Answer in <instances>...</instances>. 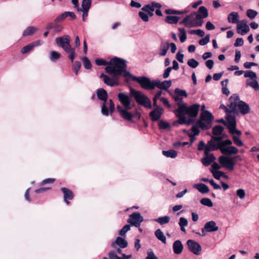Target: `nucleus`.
I'll use <instances>...</instances> for the list:
<instances>
[{"label":"nucleus","instance_id":"obj_1","mask_svg":"<svg viewBox=\"0 0 259 259\" xmlns=\"http://www.w3.org/2000/svg\"><path fill=\"white\" fill-rule=\"evenodd\" d=\"M126 62L122 59L115 57L109 62V65L105 67V71L114 77L122 76L128 81L130 72L126 70Z\"/></svg>","mask_w":259,"mask_h":259},{"label":"nucleus","instance_id":"obj_2","mask_svg":"<svg viewBox=\"0 0 259 259\" xmlns=\"http://www.w3.org/2000/svg\"><path fill=\"white\" fill-rule=\"evenodd\" d=\"M200 106L199 104H194L190 106H187L186 104L176 115L178 118V123L180 124L190 125L192 122L191 118L197 116Z\"/></svg>","mask_w":259,"mask_h":259},{"label":"nucleus","instance_id":"obj_3","mask_svg":"<svg viewBox=\"0 0 259 259\" xmlns=\"http://www.w3.org/2000/svg\"><path fill=\"white\" fill-rule=\"evenodd\" d=\"M226 125L229 130V132L232 135L233 143L237 147H241L244 145L243 142L240 139L242 133L236 129V121L235 116L231 113L226 114Z\"/></svg>","mask_w":259,"mask_h":259},{"label":"nucleus","instance_id":"obj_4","mask_svg":"<svg viewBox=\"0 0 259 259\" xmlns=\"http://www.w3.org/2000/svg\"><path fill=\"white\" fill-rule=\"evenodd\" d=\"M128 243L124 238L121 237H117L115 241L112 243L111 247L113 249L110 251L108 254L109 259H128L130 255H125L122 254L123 257H119L117 254H120L122 252V248H124L127 246Z\"/></svg>","mask_w":259,"mask_h":259},{"label":"nucleus","instance_id":"obj_5","mask_svg":"<svg viewBox=\"0 0 259 259\" xmlns=\"http://www.w3.org/2000/svg\"><path fill=\"white\" fill-rule=\"evenodd\" d=\"M231 102V111L233 113L245 115L250 112L249 105L243 101L240 100L239 97L236 94H233L229 99Z\"/></svg>","mask_w":259,"mask_h":259},{"label":"nucleus","instance_id":"obj_6","mask_svg":"<svg viewBox=\"0 0 259 259\" xmlns=\"http://www.w3.org/2000/svg\"><path fill=\"white\" fill-rule=\"evenodd\" d=\"M96 94L98 98L104 101L101 108L102 114L103 115L108 116L109 115V110L110 114L113 113L115 110L114 104L111 99H110L107 102L108 95L107 92L104 89L101 88L97 90Z\"/></svg>","mask_w":259,"mask_h":259},{"label":"nucleus","instance_id":"obj_7","mask_svg":"<svg viewBox=\"0 0 259 259\" xmlns=\"http://www.w3.org/2000/svg\"><path fill=\"white\" fill-rule=\"evenodd\" d=\"M118 99L122 106L117 105L116 109L120 115L124 119L130 121V96L123 93L117 95Z\"/></svg>","mask_w":259,"mask_h":259},{"label":"nucleus","instance_id":"obj_8","mask_svg":"<svg viewBox=\"0 0 259 259\" xmlns=\"http://www.w3.org/2000/svg\"><path fill=\"white\" fill-rule=\"evenodd\" d=\"M203 23V20L200 19L196 12L191 13L190 15L185 17L180 22L181 24H184L186 27L190 28L197 26H201Z\"/></svg>","mask_w":259,"mask_h":259},{"label":"nucleus","instance_id":"obj_9","mask_svg":"<svg viewBox=\"0 0 259 259\" xmlns=\"http://www.w3.org/2000/svg\"><path fill=\"white\" fill-rule=\"evenodd\" d=\"M131 79L139 83L141 88L146 90H153L155 88V80H151L145 76H136L131 74Z\"/></svg>","mask_w":259,"mask_h":259},{"label":"nucleus","instance_id":"obj_10","mask_svg":"<svg viewBox=\"0 0 259 259\" xmlns=\"http://www.w3.org/2000/svg\"><path fill=\"white\" fill-rule=\"evenodd\" d=\"M212 114L207 110L205 111L200 115V119L197 124L202 130H207L211 127L213 119Z\"/></svg>","mask_w":259,"mask_h":259},{"label":"nucleus","instance_id":"obj_11","mask_svg":"<svg viewBox=\"0 0 259 259\" xmlns=\"http://www.w3.org/2000/svg\"><path fill=\"white\" fill-rule=\"evenodd\" d=\"M134 97L138 104L146 108H151L150 100L143 93L131 88V97Z\"/></svg>","mask_w":259,"mask_h":259},{"label":"nucleus","instance_id":"obj_12","mask_svg":"<svg viewBox=\"0 0 259 259\" xmlns=\"http://www.w3.org/2000/svg\"><path fill=\"white\" fill-rule=\"evenodd\" d=\"M219 162L223 167L230 170L232 171L234 169L235 161L232 157L221 156L219 158Z\"/></svg>","mask_w":259,"mask_h":259},{"label":"nucleus","instance_id":"obj_13","mask_svg":"<svg viewBox=\"0 0 259 259\" xmlns=\"http://www.w3.org/2000/svg\"><path fill=\"white\" fill-rule=\"evenodd\" d=\"M143 221L144 218L139 212L136 211L131 213V227L139 228Z\"/></svg>","mask_w":259,"mask_h":259},{"label":"nucleus","instance_id":"obj_14","mask_svg":"<svg viewBox=\"0 0 259 259\" xmlns=\"http://www.w3.org/2000/svg\"><path fill=\"white\" fill-rule=\"evenodd\" d=\"M55 41L57 46L61 47L63 50L70 46V37L68 35H64L61 37H57Z\"/></svg>","mask_w":259,"mask_h":259},{"label":"nucleus","instance_id":"obj_15","mask_svg":"<svg viewBox=\"0 0 259 259\" xmlns=\"http://www.w3.org/2000/svg\"><path fill=\"white\" fill-rule=\"evenodd\" d=\"M118 77H114V76H113V77H110L104 74H102L100 75V78L103 79L104 82L107 85L111 87L117 86L119 84L118 79Z\"/></svg>","mask_w":259,"mask_h":259},{"label":"nucleus","instance_id":"obj_16","mask_svg":"<svg viewBox=\"0 0 259 259\" xmlns=\"http://www.w3.org/2000/svg\"><path fill=\"white\" fill-rule=\"evenodd\" d=\"M249 31V27L247 25V21L245 20H242L240 21L237 25V32L244 35L248 32Z\"/></svg>","mask_w":259,"mask_h":259},{"label":"nucleus","instance_id":"obj_17","mask_svg":"<svg viewBox=\"0 0 259 259\" xmlns=\"http://www.w3.org/2000/svg\"><path fill=\"white\" fill-rule=\"evenodd\" d=\"M189 250L196 255H199L201 250L200 245L193 240H188L187 242Z\"/></svg>","mask_w":259,"mask_h":259},{"label":"nucleus","instance_id":"obj_18","mask_svg":"<svg viewBox=\"0 0 259 259\" xmlns=\"http://www.w3.org/2000/svg\"><path fill=\"white\" fill-rule=\"evenodd\" d=\"M161 6L160 4L157 3H154L153 2L151 4H148L144 6L142 8V10L143 11L145 12L146 13H147L150 16L152 17L153 16V12L155 10V8H159L160 9L161 8Z\"/></svg>","mask_w":259,"mask_h":259},{"label":"nucleus","instance_id":"obj_19","mask_svg":"<svg viewBox=\"0 0 259 259\" xmlns=\"http://www.w3.org/2000/svg\"><path fill=\"white\" fill-rule=\"evenodd\" d=\"M163 113V109L162 108L157 107L150 112L149 116L153 121L158 120Z\"/></svg>","mask_w":259,"mask_h":259},{"label":"nucleus","instance_id":"obj_20","mask_svg":"<svg viewBox=\"0 0 259 259\" xmlns=\"http://www.w3.org/2000/svg\"><path fill=\"white\" fill-rule=\"evenodd\" d=\"M61 191L63 193V198L65 203L68 205L69 204V200H72L73 198V193L69 189L65 187L61 188Z\"/></svg>","mask_w":259,"mask_h":259},{"label":"nucleus","instance_id":"obj_21","mask_svg":"<svg viewBox=\"0 0 259 259\" xmlns=\"http://www.w3.org/2000/svg\"><path fill=\"white\" fill-rule=\"evenodd\" d=\"M172 97L174 100L177 102V105L178 106V108L174 110V113L176 115L186 104V103L183 101V98L179 96L178 95L177 96L174 94Z\"/></svg>","mask_w":259,"mask_h":259},{"label":"nucleus","instance_id":"obj_22","mask_svg":"<svg viewBox=\"0 0 259 259\" xmlns=\"http://www.w3.org/2000/svg\"><path fill=\"white\" fill-rule=\"evenodd\" d=\"M220 151L222 154L227 155L236 154L239 152L238 149L234 146H229L221 149Z\"/></svg>","mask_w":259,"mask_h":259},{"label":"nucleus","instance_id":"obj_23","mask_svg":"<svg viewBox=\"0 0 259 259\" xmlns=\"http://www.w3.org/2000/svg\"><path fill=\"white\" fill-rule=\"evenodd\" d=\"M155 88L158 89L166 90L171 85V81L170 80H164L161 82L159 80L156 79L155 80Z\"/></svg>","mask_w":259,"mask_h":259},{"label":"nucleus","instance_id":"obj_24","mask_svg":"<svg viewBox=\"0 0 259 259\" xmlns=\"http://www.w3.org/2000/svg\"><path fill=\"white\" fill-rule=\"evenodd\" d=\"M204 227V230L207 232H215L219 230V227L217 226L216 223L213 221L206 222Z\"/></svg>","mask_w":259,"mask_h":259},{"label":"nucleus","instance_id":"obj_25","mask_svg":"<svg viewBox=\"0 0 259 259\" xmlns=\"http://www.w3.org/2000/svg\"><path fill=\"white\" fill-rule=\"evenodd\" d=\"M239 16L237 12H232L228 15L227 20L230 23H238L239 22Z\"/></svg>","mask_w":259,"mask_h":259},{"label":"nucleus","instance_id":"obj_26","mask_svg":"<svg viewBox=\"0 0 259 259\" xmlns=\"http://www.w3.org/2000/svg\"><path fill=\"white\" fill-rule=\"evenodd\" d=\"M63 50L68 54V57L69 59L70 60L71 62H73V61L76 56L75 49L74 48H72L70 46L68 47H67Z\"/></svg>","mask_w":259,"mask_h":259},{"label":"nucleus","instance_id":"obj_27","mask_svg":"<svg viewBox=\"0 0 259 259\" xmlns=\"http://www.w3.org/2000/svg\"><path fill=\"white\" fill-rule=\"evenodd\" d=\"M172 247L174 253L177 254H179L183 251V245L181 241L178 240L174 242Z\"/></svg>","mask_w":259,"mask_h":259},{"label":"nucleus","instance_id":"obj_28","mask_svg":"<svg viewBox=\"0 0 259 259\" xmlns=\"http://www.w3.org/2000/svg\"><path fill=\"white\" fill-rule=\"evenodd\" d=\"M215 159L213 154L205 156L201 159V162L204 166H208L210 163H212Z\"/></svg>","mask_w":259,"mask_h":259},{"label":"nucleus","instance_id":"obj_29","mask_svg":"<svg viewBox=\"0 0 259 259\" xmlns=\"http://www.w3.org/2000/svg\"><path fill=\"white\" fill-rule=\"evenodd\" d=\"M193 187L202 194L207 193L209 190L208 187L203 183L196 184Z\"/></svg>","mask_w":259,"mask_h":259},{"label":"nucleus","instance_id":"obj_30","mask_svg":"<svg viewBox=\"0 0 259 259\" xmlns=\"http://www.w3.org/2000/svg\"><path fill=\"white\" fill-rule=\"evenodd\" d=\"M38 30V28L35 27L28 26L24 30L22 35L23 37L31 36L34 34Z\"/></svg>","mask_w":259,"mask_h":259},{"label":"nucleus","instance_id":"obj_31","mask_svg":"<svg viewBox=\"0 0 259 259\" xmlns=\"http://www.w3.org/2000/svg\"><path fill=\"white\" fill-rule=\"evenodd\" d=\"M169 48V43L168 42H162L159 47L160 52L159 53V55L160 56H165Z\"/></svg>","mask_w":259,"mask_h":259},{"label":"nucleus","instance_id":"obj_32","mask_svg":"<svg viewBox=\"0 0 259 259\" xmlns=\"http://www.w3.org/2000/svg\"><path fill=\"white\" fill-rule=\"evenodd\" d=\"M197 13L201 20L206 18L208 15L207 9L204 6L200 7Z\"/></svg>","mask_w":259,"mask_h":259},{"label":"nucleus","instance_id":"obj_33","mask_svg":"<svg viewBox=\"0 0 259 259\" xmlns=\"http://www.w3.org/2000/svg\"><path fill=\"white\" fill-rule=\"evenodd\" d=\"M92 5V0H82L81 3V8H78L77 11L88 10L89 11Z\"/></svg>","mask_w":259,"mask_h":259},{"label":"nucleus","instance_id":"obj_34","mask_svg":"<svg viewBox=\"0 0 259 259\" xmlns=\"http://www.w3.org/2000/svg\"><path fill=\"white\" fill-rule=\"evenodd\" d=\"M155 235L159 240H160L162 243L164 244L166 243V237L164 235L163 233L160 229H158L155 231Z\"/></svg>","mask_w":259,"mask_h":259},{"label":"nucleus","instance_id":"obj_35","mask_svg":"<svg viewBox=\"0 0 259 259\" xmlns=\"http://www.w3.org/2000/svg\"><path fill=\"white\" fill-rule=\"evenodd\" d=\"M162 153L164 156L171 158H175L178 155L177 152L173 149H170L167 151H162Z\"/></svg>","mask_w":259,"mask_h":259},{"label":"nucleus","instance_id":"obj_36","mask_svg":"<svg viewBox=\"0 0 259 259\" xmlns=\"http://www.w3.org/2000/svg\"><path fill=\"white\" fill-rule=\"evenodd\" d=\"M170 218L169 216H164L155 219L154 221L159 223L161 225L166 224L169 222Z\"/></svg>","mask_w":259,"mask_h":259},{"label":"nucleus","instance_id":"obj_37","mask_svg":"<svg viewBox=\"0 0 259 259\" xmlns=\"http://www.w3.org/2000/svg\"><path fill=\"white\" fill-rule=\"evenodd\" d=\"M246 85L252 87L256 91L259 89V85L257 79H253L251 81L247 79L246 80Z\"/></svg>","mask_w":259,"mask_h":259},{"label":"nucleus","instance_id":"obj_38","mask_svg":"<svg viewBox=\"0 0 259 259\" xmlns=\"http://www.w3.org/2000/svg\"><path fill=\"white\" fill-rule=\"evenodd\" d=\"M180 18L175 16H167L165 18V22L169 24H176L179 21Z\"/></svg>","mask_w":259,"mask_h":259},{"label":"nucleus","instance_id":"obj_39","mask_svg":"<svg viewBox=\"0 0 259 259\" xmlns=\"http://www.w3.org/2000/svg\"><path fill=\"white\" fill-rule=\"evenodd\" d=\"M60 57V54L56 51H53L50 52V59L53 62H55Z\"/></svg>","mask_w":259,"mask_h":259},{"label":"nucleus","instance_id":"obj_40","mask_svg":"<svg viewBox=\"0 0 259 259\" xmlns=\"http://www.w3.org/2000/svg\"><path fill=\"white\" fill-rule=\"evenodd\" d=\"M224 127L221 125L214 126L212 128V133L214 135L219 136L222 134Z\"/></svg>","mask_w":259,"mask_h":259},{"label":"nucleus","instance_id":"obj_41","mask_svg":"<svg viewBox=\"0 0 259 259\" xmlns=\"http://www.w3.org/2000/svg\"><path fill=\"white\" fill-rule=\"evenodd\" d=\"M81 64L79 61H76L73 63L72 66V69L76 75H78V72L81 68Z\"/></svg>","mask_w":259,"mask_h":259},{"label":"nucleus","instance_id":"obj_42","mask_svg":"<svg viewBox=\"0 0 259 259\" xmlns=\"http://www.w3.org/2000/svg\"><path fill=\"white\" fill-rule=\"evenodd\" d=\"M244 76L245 78L249 77L252 80L257 78L256 73L251 70L245 71Z\"/></svg>","mask_w":259,"mask_h":259},{"label":"nucleus","instance_id":"obj_43","mask_svg":"<svg viewBox=\"0 0 259 259\" xmlns=\"http://www.w3.org/2000/svg\"><path fill=\"white\" fill-rule=\"evenodd\" d=\"M81 60L82 61L83 66L85 69L89 70L92 68L91 62L87 57H82L81 58Z\"/></svg>","mask_w":259,"mask_h":259},{"label":"nucleus","instance_id":"obj_44","mask_svg":"<svg viewBox=\"0 0 259 259\" xmlns=\"http://www.w3.org/2000/svg\"><path fill=\"white\" fill-rule=\"evenodd\" d=\"M174 94L181 97H187L188 96V94L185 90H181L179 88H177L175 90Z\"/></svg>","mask_w":259,"mask_h":259},{"label":"nucleus","instance_id":"obj_45","mask_svg":"<svg viewBox=\"0 0 259 259\" xmlns=\"http://www.w3.org/2000/svg\"><path fill=\"white\" fill-rule=\"evenodd\" d=\"M200 203L205 206L211 207L213 206V203L210 199L208 198H203L200 200Z\"/></svg>","mask_w":259,"mask_h":259},{"label":"nucleus","instance_id":"obj_46","mask_svg":"<svg viewBox=\"0 0 259 259\" xmlns=\"http://www.w3.org/2000/svg\"><path fill=\"white\" fill-rule=\"evenodd\" d=\"M187 64L190 67L195 68L198 66L199 62L194 59H190L187 61Z\"/></svg>","mask_w":259,"mask_h":259},{"label":"nucleus","instance_id":"obj_47","mask_svg":"<svg viewBox=\"0 0 259 259\" xmlns=\"http://www.w3.org/2000/svg\"><path fill=\"white\" fill-rule=\"evenodd\" d=\"M33 49V47L32 46L31 44H29L24 47H23L21 50V53L22 54H25L27 53L28 52L32 51Z\"/></svg>","mask_w":259,"mask_h":259},{"label":"nucleus","instance_id":"obj_48","mask_svg":"<svg viewBox=\"0 0 259 259\" xmlns=\"http://www.w3.org/2000/svg\"><path fill=\"white\" fill-rule=\"evenodd\" d=\"M221 146H220V150L221 149H223V148H225V147H227L229 146H232V141L230 140L227 139L224 141H223V142H220Z\"/></svg>","mask_w":259,"mask_h":259},{"label":"nucleus","instance_id":"obj_49","mask_svg":"<svg viewBox=\"0 0 259 259\" xmlns=\"http://www.w3.org/2000/svg\"><path fill=\"white\" fill-rule=\"evenodd\" d=\"M159 128L161 130H165L170 127V124L164 120H160L158 123Z\"/></svg>","mask_w":259,"mask_h":259},{"label":"nucleus","instance_id":"obj_50","mask_svg":"<svg viewBox=\"0 0 259 259\" xmlns=\"http://www.w3.org/2000/svg\"><path fill=\"white\" fill-rule=\"evenodd\" d=\"M257 15V12L252 9H248L246 11L247 16L251 19H254Z\"/></svg>","mask_w":259,"mask_h":259},{"label":"nucleus","instance_id":"obj_51","mask_svg":"<svg viewBox=\"0 0 259 259\" xmlns=\"http://www.w3.org/2000/svg\"><path fill=\"white\" fill-rule=\"evenodd\" d=\"M179 30L181 32V34L180 35V41L181 42H184L187 38L185 29L184 28H179Z\"/></svg>","mask_w":259,"mask_h":259},{"label":"nucleus","instance_id":"obj_52","mask_svg":"<svg viewBox=\"0 0 259 259\" xmlns=\"http://www.w3.org/2000/svg\"><path fill=\"white\" fill-rule=\"evenodd\" d=\"M207 144L210 147H211V148H213V150H217V149L220 150V148L221 146L220 142L215 143L214 142L210 141L208 142Z\"/></svg>","mask_w":259,"mask_h":259},{"label":"nucleus","instance_id":"obj_53","mask_svg":"<svg viewBox=\"0 0 259 259\" xmlns=\"http://www.w3.org/2000/svg\"><path fill=\"white\" fill-rule=\"evenodd\" d=\"M139 16L143 21L145 22H148L149 21L148 15L145 12L140 11L139 13Z\"/></svg>","mask_w":259,"mask_h":259},{"label":"nucleus","instance_id":"obj_54","mask_svg":"<svg viewBox=\"0 0 259 259\" xmlns=\"http://www.w3.org/2000/svg\"><path fill=\"white\" fill-rule=\"evenodd\" d=\"M189 32L191 34H196L201 37H203L205 34L204 31L201 29L191 30Z\"/></svg>","mask_w":259,"mask_h":259},{"label":"nucleus","instance_id":"obj_55","mask_svg":"<svg viewBox=\"0 0 259 259\" xmlns=\"http://www.w3.org/2000/svg\"><path fill=\"white\" fill-rule=\"evenodd\" d=\"M147 256L145 259H158L151 249H148L147 251Z\"/></svg>","mask_w":259,"mask_h":259},{"label":"nucleus","instance_id":"obj_56","mask_svg":"<svg viewBox=\"0 0 259 259\" xmlns=\"http://www.w3.org/2000/svg\"><path fill=\"white\" fill-rule=\"evenodd\" d=\"M209 41V35H206L204 38L200 39L199 41V44L201 46H204Z\"/></svg>","mask_w":259,"mask_h":259},{"label":"nucleus","instance_id":"obj_57","mask_svg":"<svg viewBox=\"0 0 259 259\" xmlns=\"http://www.w3.org/2000/svg\"><path fill=\"white\" fill-rule=\"evenodd\" d=\"M96 64L98 66H108L109 65V62H107L103 59H97L95 60Z\"/></svg>","mask_w":259,"mask_h":259},{"label":"nucleus","instance_id":"obj_58","mask_svg":"<svg viewBox=\"0 0 259 259\" xmlns=\"http://www.w3.org/2000/svg\"><path fill=\"white\" fill-rule=\"evenodd\" d=\"M236 195L240 199H243L245 197V192L244 189H239L236 191Z\"/></svg>","mask_w":259,"mask_h":259},{"label":"nucleus","instance_id":"obj_59","mask_svg":"<svg viewBox=\"0 0 259 259\" xmlns=\"http://www.w3.org/2000/svg\"><path fill=\"white\" fill-rule=\"evenodd\" d=\"M55 182V179L54 178H47L44 179L40 184V185H45L48 184H53Z\"/></svg>","mask_w":259,"mask_h":259},{"label":"nucleus","instance_id":"obj_60","mask_svg":"<svg viewBox=\"0 0 259 259\" xmlns=\"http://www.w3.org/2000/svg\"><path fill=\"white\" fill-rule=\"evenodd\" d=\"M130 230V224L125 225L123 228L119 231V234L123 236Z\"/></svg>","mask_w":259,"mask_h":259},{"label":"nucleus","instance_id":"obj_61","mask_svg":"<svg viewBox=\"0 0 259 259\" xmlns=\"http://www.w3.org/2000/svg\"><path fill=\"white\" fill-rule=\"evenodd\" d=\"M229 102H230V104H229V105H228V107H226V106H225L223 104L221 105L220 107V108L224 109L225 110L226 114L233 113V111H230L231 107V102L230 100H229Z\"/></svg>","mask_w":259,"mask_h":259},{"label":"nucleus","instance_id":"obj_62","mask_svg":"<svg viewBox=\"0 0 259 259\" xmlns=\"http://www.w3.org/2000/svg\"><path fill=\"white\" fill-rule=\"evenodd\" d=\"M66 17H67L66 12H65L64 13L62 14L61 15H59L58 17H57L55 19V22H59L62 21Z\"/></svg>","mask_w":259,"mask_h":259},{"label":"nucleus","instance_id":"obj_63","mask_svg":"<svg viewBox=\"0 0 259 259\" xmlns=\"http://www.w3.org/2000/svg\"><path fill=\"white\" fill-rule=\"evenodd\" d=\"M188 222L187 220L183 217H181L179 220V225L180 226H188Z\"/></svg>","mask_w":259,"mask_h":259},{"label":"nucleus","instance_id":"obj_64","mask_svg":"<svg viewBox=\"0 0 259 259\" xmlns=\"http://www.w3.org/2000/svg\"><path fill=\"white\" fill-rule=\"evenodd\" d=\"M244 41L242 38H237L236 39V41L234 44V46L237 47H241L243 45Z\"/></svg>","mask_w":259,"mask_h":259}]
</instances>
